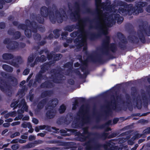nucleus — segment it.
I'll use <instances>...</instances> for the list:
<instances>
[{
    "instance_id": "a878e982",
    "label": "nucleus",
    "mask_w": 150,
    "mask_h": 150,
    "mask_svg": "<svg viewBox=\"0 0 150 150\" xmlns=\"http://www.w3.org/2000/svg\"><path fill=\"white\" fill-rule=\"evenodd\" d=\"M3 7V6L2 4H0V9L2 8Z\"/></svg>"
},
{
    "instance_id": "39448f33",
    "label": "nucleus",
    "mask_w": 150,
    "mask_h": 150,
    "mask_svg": "<svg viewBox=\"0 0 150 150\" xmlns=\"http://www.w3.org/2000/svg\"><path fill=\"white\" fill-rule=\"evenodd\" d=\"M22 126L23 127H28L29 128H30L31 127V126L30 125V124L29 123H23L22 124Z\"/></svg>"
},
{
    "instance_id": "f8f14e48",
    "label": "nucleus",
    "mask_w": 150,
    "mask_h": 150,
    "mask_svg": "<svg viewBox=\"0 0 150 150\" xmlns=\"http://www.w3.org/2000/svg\"><path fill=\"white\" fill-rule=\"evenodd\" d=\"M28 62H31L33 60V58L32 57H28Z\"/></svg>"
},
{
    "instance_id": "c756f323",
    "label": "nucleus",
    "mask_w": 150,
    "mask_h": 150,
    "mask_svg": "<svg viewBox=\"0 0 150 150\" xmlns=\"http://www.w3.org/2000/svg\"><path fill=\"white\" fill-rule=\"evenodd\" d=\"M24 137H22V138H24L25 139H26L27 138V137L23 136Z\"/></svg>"
},
{
    "instance_id": "dca6fc26",
    "label": "nucleus",
    "mask_w": 150,
    "mask_h": 150,
    "mask_svg": "<svg viewBox=\"0 0 150 150\" xmlns=\"http://www.w3.org/2000/svg\"><path fill=\"white\" fill-rule=\"evenodd\" d=\"M25 83V81H22V82L20 84V85H23Z\"/></svg>"
},
{
    "instance_id": "20e7f679",
    "label": "nucleus",
    "mask_w": 150,
    "mask_h": 150,
    "mask_svg": "<svg viewBox=\"0 0 150 150\" xmlns=\"http://www.w3.org/2000/svg\"><path fill=\"white\" fill-rule=\"evenodd\" d=\"M45 127L44 126H40L39 127H36L35 128V130L36 132H38L40 129H42L45 128Z\"/></svg>"
},
{
    "instance_id": "e433bc0d",
    "label": "nucleus",
    "mask_w": 150,
    "mask_h": 150,
    "mask_svg": "<svg viewBox=\"0 0 150 150\" xmlns=\"http://www.w3.org/2000/svg\"><path fill=\"white\" fill-rule=\"evenodd\" d=\"M116 122L117 121H118V120H116Z\"/></svg>"
},
{
    "instance_id": "ddd939ff",
    "label": "nucleus",
    "mask_w": 150,
    "mask_h": 150,
    "mask_svg": "<svg viewBox=\"0 0 150 150\" xmlns=\"http://www.w3.org/2000/svg\"><path fill=\"white\" fill-rule=\"evenodd\" d=\"M29 119V117L28 116H26L22 118L23 120H28Z\"/></svg>"
},
{
    "instance_id": "6ab92c4d",
    "label": "nucleus",
    "mask_w": 150,
    "mask_h": 150,
    "mask_svg": "<svg viewBox=\"0 0 150 150\" xmlns=\"http://www.w3.org/2000/svg\"><path fill=\"white\" fill-rule=\"evenodd\" d=\"M22 117L23 116L22 115H19L18 117V119H22Z\"/></svg>"
},
{
    "instance_id": "473e14b6",
    "label": "nucleus",
    "mask_w": 150,
    "mask_h": 150,
    "mask_svg": "<svg viewBox=\"0 0 150 150\" xmlns=\"http://www.w3.org/2000/svg\"><path fill=\"white\" fill-rule=\"evenodd\" d=\"M33 146L32 145H29V147H32Z\"/></svg>"
},
{
    "instance_id": "5701e85b",
    "label": "nucleus",
    "mask_w": 150,
    "mask_h": 150,
    "mask_svg": "<svg viewBox=\"0 0 150 150\" xmlns=\"http://www.w3.org/2000/svg\"><path fill=\"white\" fill-rule=\"evenodd\" d=\"M13 142L14 143H17V142L18 141L17 140H13Z\"/></svg>"
},
{
    "instance_id": "2f4dec72",
    "label": "nucleus",
    "mask_w": 150,
    "mask_h": 150,
    "mask_svg": "<svg viewBox=\"0 0 150 150\" xmlns=\"http://www.w3.org/2000/svg\"><path fill=\"white\" fill-rule=\"evenodd\" d=\"M98 4H100V0H98Z\"/></svg>"
},
{
    "instance_id": "f03ea898",
    "label": "nucleus",
    "mask_w": 150,
    "mask_h": 150,
    "mask_svg": "<svg viewBox=\"0 0 150 150\" xmlns=\"http://www.w3.org/2000/svg\"><path fill=\"white\" fill-rule=\"evenodd\" d=\"M3 68L4 69L9 71H12V69L7 65L5 64L3 65Z\"/></svg>"
},
{
    "instance_id": "4468645a",
    "label": "nucleus",
    "mask_w": 150,
    "mask_h": 150,
    "mask_svg": "<svg viewBox=\"0 0 150 150\" xmlns=\"http://www.w3.org/2000/svg\"><path fill=\"white\" fill-rule=\"evenodd\" d=\"M58 103L57 101L56 100H54L52 102V104H54L55 105H56Z\"/></svg>"
},
{
    "instance_id": "cd10ccee",
    "label": "nucleus",
    "mask_w": 150,
    "mask_h": 150,
    "mask_svg": "<svg viewBox=\"0 0 150 150\" xmlns=\"http://www.w3.org/2000/svg\"><path fill=\"white\" fill-rule=\"evenodd\" d=\"M79 64L78 63H76L75 64V66L76 67H78L79 66Z\"/></svg>"
},
{
    "instance_id": "bb28decb",
    "label": "nucleus",
    "mask_w": 150,
    "mask_h": 150,
    "mask_svg": "<svg viewBox=\"0 0 150 150\" xmlns=\"http://www.w3.org/2000/svg\"><path fill=\"white\" fill-rule=\"evenodd\" d=\"M25 141L24 140H21L20 142L21 143H23L25 142Z\"/></svg>"
},
{
    "instance_id": "a211bd4d",
    "label": "nucleus",
    "mask_w": 150,
    "mask_h": 150,
    "mask_svg": "<svg viewBox=\"0 0 150 150\" xmlns=\"http://www.w3.org/2000/svg\"><path fill=\"white\" fill-rule=\"evenodd\" d=\"M15 113L14 112H13L12 113V114L11 115V116H15Z\"/></svg>"
},
{
    "instance_id": "f704fd0d",
    "label": "nucleus",
    "mask_w": 150,
    "mask_h": 150,
    "mask_svg": "<svg viewBox=\"0 0 150 150\" xmlns=\"http://www.w3.org/2000/svg\"><path fill=\"white\" fill-rule=\"evenodd\" d=\"M44 56H41V58H44Z\"/></svg>"
},
{
    "instance_id": "72a5a7b5",
    "label": "nucleus",
    "mask_w": 150,
    "mask_h": 150,
    "mask_svg": "<svg viewBox=\"0 0 150 150\" xmlns=\"http://www.w3.org/2000/svg\"><path fill=\"white\" fill-rule=\"evenodd\" d=\"M4 150H10V149H5Z\"/></svg>"
},
{
    "instance_id": "412c9836",
    "label": "nucleus",
    "mask_w": 150,
    "mask_h": 150,
    "mask_svg": "<svg viewBox=\"0 0 150 150\" xmlns=\"http://www.w3.org/2000/svg\"><path fill=\"white\" fill-rule=\"evenodd\" d=\"M4 122V121L2 120H0V125L2 124Z\"/></svg>"
},
{
    "instance_id": "1a4fd4ad",
    "label": "nucleus",
    "mask_w": 150,
    "mask_h": 150,
    "mask_svg": "<svg viewBox=\"0 0 150 150\" xmlns=\"http://www.w3.org/2000/svg\"><path fill=\"white\" fill-rule=\"evenodd\" d=\"M16 104H17L16 103L14 102L11 104V107L12 108H14V109L16 107V106H17V105H16Z\"/></svg>"
},
{
    "instance_id": "f3484780",
    "label": "nucleus",
    "mask_w": 150,
    "mask_h": 150,
    "mask_svg": "<svg viewBox=\"0 0 150 150\" xmlns=\"http://www.w3.org/2000/svg\"><path fill=\"white\" fill-rule=\"evenodd\" d=\"M147 11L148 12H150V6L147 8Z\"/></svg>"
},
{
    "instance_id": "c9c22d12",
    "label": "nucleus",
    "mask_w": 150,
    "mask_h": 150,
    "mask_svg": "<svg viewBox=\"0 0 150 150\" xmlns=\"http://www.w3.org/2000/svg\"><path fill=\"white\" fill-rule=\"evenodd\" d=\"M115 120H114V123H116V122H115Z\"/></svg>"
},
{
    "instance_id": "f257e3e1",
    "label": "nucleus",
    "mask_w": 150,
    "mask_h": 150,
    "mask_svg": "<svg viewBox=\"0 0 150 150\" xmlns=\"http://www.w3.org/2000/svg\"><path fill=\"white\" fill-rule=\"evenodd\" d=\"M21 106H22V109L23 110H19L18 112L19 113H22L24 111H26L28 110V107L26 105L24 100H22L21 102Z\"/></svg>"
},
{
    "instance_id": "c85d7f7f",
    "label": "nucleus",
    "mask_w": 150,
    "mask_h": 150,
    "mask_svg": "<svg viewBox=\"0 0 150 150\" xmlns=\"http://www.w3.org/2000/svg\"><path fill=\"white\" fill-rule=\"evenodd\" d=\"M12 1V0H7V2L8 3Z\"/></svg>"
},
{
    "instance_id": "b1692460",
    "label": "nucleus",
    "mask_w": 150,
    "mask_h": 150,
    "mask_svg": "<svg viewBox=\"0 0 150 150\" xmlns=\"http://www.w3.org/2000/svg\"><path fill=\"white\" fill-rule=\"evenodd\" d=\"M29 132H30V133H32L33 132V129H30L29 130Z\"/></svg>"
},
{
    "instance_id": "7ed1b4c3",
    "label": "nucleus",
    "mask_w": 150,
    "mask_h": 150,
    "mask_svg": "<svg viewBox=\"0 0 150 150\" xmlns=\"http://www.w3.org/2000/svg\"><path fill=\"white\" fill-rule=\"evenodd\" d=\"M66 109L65 106L64 105H61L59 109V111L60 113L63 112Z\"/></svg>"
},
{
    "instance_id": "9b49d317",
    "label": "nucleus",
    "mask_w": 150,
    "mask_h": 150,
    "mask_svg": "<svg viewBox=\"0 0 150 150\" xmlns=\"http://www.w3.org/2000/svg\"><path fill=\"white\" fill-rule=\"evenodd\" d=\"M29 139L30 140H32L35 139V137L34 136H30L29 137Z\"/></svg>"
},
{
    "instance_id": "6e6552de",
    "label": "nucleus",
    "mask_w": 150,
    "mask_h": 150,
    "mask_svg": "<svg viewBox=\"0 0 150 150\" xmlns=\"http://www.w3.org/2000/svg\"><path fill=\"white\" fill-rule=\"evenodd\" d=\"M12 148L13 150H16L18 148V147L17 144H15L12 146Z\"/></svg>"
},
{
    "instance_id": "0eeeda50",
    "label": "nucleus",
    "mask_w": 150,
    "mask_h": 150,
    "mask_svg": "<svg viewBox=\"0 0 150 150\" xmlns=\"http://www.w3.org/2000/svg\"><path fill=\"white\" fill-rule=\"evenodd\" d=\"M29 72V70L28 69H25L23 72V74L24 75H27Z\"/></svg>"
},
{
    "instance_id": "4be33fe9",
    "label": "nucleus",
    "mask_w": 150,
    "mask_h": 150,
    "mask_svg": "<svg viewBox=\"0 0 150 150\" xmlns=\"http://www.w3.org/2000/svg\"><path fill=\"white\" fill-rule=\"evenodd\" d=\"M4 126H5V127H8L9 126V124H4Z\"/></svg>"
},
{
    "instance_id": "9d476101",
    "label": "nucleus",
    "mask_w": 150,
    "mask_h": 150,
    "mask_svg": "<svg viewBox=\"0 0 150 150\" xmlns=\"http://www.w3.org/2000/svg\"><path fill=\"white\" fill-rule=\"evenodd\" d=\"M33 122L35 124H37L38 123V120L35 118H33L32 120Z\"/></svg>"
},
{
    "instance_id": "393cba45",
    "label": "nucleus",
    "mask_w": 150,
    "mask_h": 150,
    "mask_svg": "<svg viewBox=\"0 0 150 150\" xmlns=\"http://www.w3.org/2000/svg\"><path fill=\"white\" fill-rule=\"evenodd\" d=\"M76 105H74L72 108V109L73 110H74L76 109Z\"/></svg>"
},
{
    "instance_id": "aec40b11",
    "label": "nucleus",
    "mask_w": 150,
    "mask_h": 150,
    "mask_svg": "<svg viewBox=\"0 0 150 150\" xmlns=\"http://www.w3.org/2000/svg\"><path fill=\"white\" fill-rule=\"evenodd\" d=\"M38 135H40L42 137H43V136H44V134H42V133L38 134Z\"/></svg>"
},
{
    "instance_id": "2eb2a0df",
    "label": "nucleus",
    "mask_w": 150,
    "mask_h": 150,
    "mask_svg": "<svg viewBox=\"0 0 150 150\" xmlns=\"http://www.w3.org/2000/svg\"><path fill=\"white\" fill-rule=\"evenodd\" d=\"M19 123H20V122H15L14 123H12V125H18L19 124Z\"/></svg>"
},
{
    "instance_id": "423d86ee",
    "label": "nucleus",
    "mask_w": 150,
    "mask_h": 150,
    "mask_svg": "<svg viewBox=\"0 0 150 150\" xmlns=\"http://www.w3.org/2000/svg\"><path fill=\"white\" fill-rule=\"evenodd\" d=\"M11 55L8 54H4L3 55V57L4 59H9V57Z\"/></svg>"
},
{
    "instance_id": "7c9ffc66",
    "label": "nucleus",
    "mask_w": 150,
    "mask_h": 150,
    "mask_svg": "<svg viewBox=\"0 0 150 150\" xmlns=\"http://www.w3.org/2000/svg\"><path fill=\"white\" fill-rule=\"evenodd\" d=\"M8 145V144H6V145H4V146H5V147H7Z\"/></svg>"
}]
</instances>
